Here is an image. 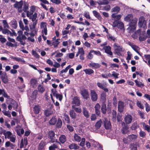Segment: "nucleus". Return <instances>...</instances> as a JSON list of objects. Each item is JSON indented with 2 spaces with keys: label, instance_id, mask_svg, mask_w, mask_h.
Segmentation results:
<instances>
[{
  "label": "nucleus",
  "instance_id": "nucleus-36",
  "mask_svg": "<svg viewBox=\"0 0 150 150\" xmlns=\"http://www.w3.org/2000/svg\"><path fill=\"white\" fill-rule=\"evenodd\" d=\"M57 119L54 117H52L49 121V123L51 125H55L57 122Z\"/></svg>",
  "mask_w": 150,
  "mask_h": 150
},
{
  "label": "nucleus",
  "instance_id": "nucleus-41",
  "mask_svg": "<svg viewBox=\"0 0 150 150\" xmlns=\"http://www.w3.org/2000/svg\"><path fill=\"white\" fill-rule=\"evenodd\" d=\"M2 112L4 115L6 116L9 117H11V114L10 112L9 111H6L5 110H3Z\"/></svg>",
  "mask_w": 150,
  "mask_h": 150
},
{
  "label": "nucleus",
  "instance_id": "nucleus-25",
  "mask_svg": "<svg viewBox=\"0 0 150 150\" xmlns=\"http://www.w3.org/2000/svg\"><path fill=\"white\" fill-rule=\"evenodd\" d=\"M106 93L104 92H103L100 96L101 100L104 103L106 100Z\"/></svg>",
  "mask_w": 150,
  "mask_h": 150
},
{
  "label": "nucleus",
  "instance_id": "nucleus-57",
  "mask_svg": "<svg viewBox=\"0 0 150 150\" xmlns=\"http://www.w3.org/2000/svg\"><path fill=\"white\" fill-rule=\"evenodd\" d=\"M72 108L77 112L80 113L81 112V108H76L75 107V106L74 105L72 106Z\"/></svg>",
  "mask_w": 150,
  "mask_h": 150
},
{
  "label": "nucleus",
  "instance_id": "nucleus-18",
  "mask_svg": "<svg viewBox=\"0 0 150 150\" xmlns=\"http://www.w3.org/2000/svg\"><path fill=\"white\" fill-rule=\"evenodd\" d=\"M22 31H24V34L27 37H28L29 35V29L27 25H25V28L22 29Z\"/></svg>",
  "mask_w": 150,
  "mask_h": 150
},
{
  "label": "nucleus",
  "instance_id": "nucleus-50",
  "mask_svg": "<svg viewBox=\"0 0 150 150\" xmlns=\"http://www.w3.org/2000/svg\"><path fill=\"white\" fill-rule=\"evenodd\" d=\"M6 45L8 46L11 47H14L15 46L16 47L17 46V43H12L11 42L8 41L6 42Z\"/></svg>",
  "mask_w": 150,
  "mask_h": 150
},
{
  "label": "nucleus",
  "instance_id": "nucleus-22",
  "mask_svg": "<svg viewBox=\"0 0 150 150\" xmlns=\"http://www.w3.org/2000/svg\"><path fill=\"white\" fill-rule=\"evenodd\" d=\"M88 66L93 68L97 69L99 68L100 65L98 63L91 62L89 64Z\"/></svg>",
  "mask_w": 150,
  "mask_h": 150
},
{
  "label": "nucleus",
  "instance_id": "nucleus-62",
  "mask_svg": "<svg viewBox=\"0 0 150 150\" xmlns=\"http://www.w3.org/2000/svg\"><path fill=\"white\" fill-rule=\"evenodd\" d=\"M10 32V31L7 29L4 28V29L2 30V32L3 34L7 35L9 34Z\"/></svg>",
  "mask_w": 150,
  "mask_h": 150
},
{
  "label": "nucleus",
  "instance_id": "nucleus-6",
  "mask_svg": "<svg viewBox=\"0 0 150 150\" xmlns=\"http://www.w3.org/2000/svg\"><path fill=\"white\" fill-rule=\"evenodd\" d=\"M23 5V2L22 1H20L19 2H16L14 4V6L15 8L18 9L19 12H22L23 11L22 9V6Z\"/></svg>",
  "mask_w": 150,
  "mask_h": 150
},
{
  "label": "nucleus",
  "instance_id": "nucleus-12",
  "mask_svg": "<svg viewBox=\"0 0 150 150\" xmlns=\"http://www.w3.org/2000/svg\"><path fill=\"white\" fill-rule=\"evenodd\" d=\"M3 134L5 137V138H7L8 139L12 135V133L10 131L6 132L5 130H3L2 132H0V134Z\"/></svg>",
  "mask_w": 150,
  "mask_h": 150
},
{
  "label": "nucleus",
  "instance_id": "nucleus-26",
  "mask_svg": "<svg viewBox=\"0 0 150 150\" xmlns=\"http://www.w3.org/2000/svg\"><path fill=\"white\" fill-rule=\"evenodd\" d=\"M134 82L136 83V86L138 87L142 88L144 86V84L143 83L139 81H138L137 80H135Z\"/></svg>",
  "mask_w": 150,
  "mask_h": 150
},
{
  "label": "nucleus",
  "instance_id": "nucleus-3",
  "mask_svg": "<svg viewBox=\"0 0 150 150\" xmlns=\"http://www.w3.org/2000/svg\"><path fill=\"white\" fill-rule=\"evenodd\" d=\"M138 25L140 27H142L144 29L146 28V22L144 17L141 16L139 18Z\"/></svg>",
  "mask_w": 150,
  "mask_h": 150
},
{
  "label": "nucleus",
  "instance_id": "nucleus-63",
  "mask_svg": "<svg viewBox=\"0 0 150 150\" xmlns=\"http://www.w3.org/2000/svg\"><path fill=\"white\" fill-rule=\"evenodd\" d=\"M78 52H79L80 54L84 55V51L82 47L79 48Z\"/></svg>",
  "mask_w": 150,
  "mask_h": 150
},
{
  "label": "nucleus",
  "instance_id": "nucleus-49",
  "mask_svg": "<svg viewBox=\"0 0 150 150\" xmlns=\"http://www.w3.org/2000/svg\"><path fill=\"white\" fill-rule=\"evenodd\" d=\"M142 124L143 127L148 132H149L150 131V127L148 125H146L144 123H143Z\"/></svg>",
  "mask_w": 150,
  "mask_h": 150
},
{
  "label": "nucleus",
  "instance_id": "nucleus-54",
  "mask_svg": "<svg viewBox=\"0 0 150 150\" xmlns=\"http://www.w3.org/2000/svg\"><path fill=\"white\" fill-rule=\"evenodd\" d=\"M30 83L31 85L33 87L36 86L37 83L36 80L34 79H32L30 81Z\"/></svg>",
  "mask_w": 150,
  "mask_h": 150
},
{
  "label": "nucleus",
  "instance_id": "nucleus-13",
  "mask_svg": "<svg viewBox=\"0 0 150 150\" xmlns=\"http://www.w3.org/2000/svg\"><path fill=\"white\" fill-rule=\"evenodd\" d=\"M104 125L105 128L106 129H110L111 128V124L110 121L106 118L104 120Z\"/></svg>",
  "mask_w": 150,
  "mask_h": 150
},
{
  "label": "nucleus",
  "instance_id": "nucleus-61",
  "mask_svg": "<svg viewBox=\"0 0 150 150\" xmlns=\"http://www.w3.org/2000/svg\"><path fill=\"white\" fill-rule=\"evenodd\" d=\"M84 16L86 18L90 19L91 17L90 16L89 13L88 12L85 11L83 13Z\"/></svg>",
  "mask_w": 150,
  "mask_h": 150
},
{
  "label": "nucleus",
  "instance_id": "nucleus-64",
  "mask_svg": "<svg viewBox=\"0 0 150 150\" xmlns=\"http://www.w3.org/2000/svg\"><path fill=\"white\" fill-rule=\"evenodd\" d=\"M16 136L15 135H12L8 139H9L11 142L14 143L16 140Z\"/></svg>",
  "mask_w": 150,
  "mask_h": 150
},
{
  "label": "nucleus",
  "instance_id": "nucleus-51",
  "mask_svg": "<svg viewBox=\"0 0 150 150\" xmlns=\"http://www.w3.org/2000/svg\"><path fill=\"white\" fill-rule=\"evenodd\" d=\"M29 5L28 4L26 3H25L24 4V6L23 7V11L24 12H26L28 11V9Z\"/></svg>",
  "mask_w": 150,
  "mask_h": 150
},
{
  "label": "nucleus",
  "instance_id": "nucleus-29",
  "mask_svg": "<svg viewBox=\"0 0 150 150\" xmlns=\"http://www.w3.org/2000/svg\"><path fill=\"white\" fill-rule=\"evenodd\" d=\"M69 115L72 119H75L76 117V114L74 110H70L69 112Z\"/></svg>",
  "mask_w": 150,
  "mask_h": 150
},
{
  "label": "nucleus",
  "instance_id": "nucleus-27",
  "mask_svg": "<svg viewBox=\"0 0 150 150\" xmlns=\"http://www.w3.org/2000/svg\"><path fill=\"white\" fill-rule=\"evenodd\" d=\"M102 121L101 120L98 121L96 123L95 127L96 129H99L101 126Z\"/></svg>",
  "mask_w": 150,
  "mask_h": 150
},
{
  "label": "nucleus",
  "instance_id": "nucleus-45",
  "mask_svg": "<svg viewBox=\"0 0 150 150\" xmlns=\"http://www.w3.org/2000/svg\"><path fill=\"white\" fill-rule=\"evenodd\" d=\"M59 39H57L55 41H53L52 44V45H53L54 47H57L58 46V45L59 43Z\"/></svg>",
  "mask_w": 150,
  "mask_h": 150
},
{
  "label": "nucleus",
  "instance_id": "nucleus-40",
  "mask_svg": "<svg viewBox=\"0 0 150 150\" xmlns=\"http://www.w3.org/2000/svg\"><path fill=\"white\" fill-rule=\"evenodd\" d=\"M74 138L75 140L77 142H79L81 141V138L80 137L76 134H74Z\"/></svg>",
  "mask_w": 150,
  "mask_h": 150
},
{
  "label": "nucleus",
  "instance_id": "nucleus-9",
  "mask_svg": "<svg viewBox=\"0 0 150 150\" xmlns=\"http://www.w3.org/2000/svg\"><path fill=\"white\" fill-rule=\"evenodd\" d=\"M81 93L84 99H87L89 98V95L88 90L83 89L81 91Z\"/></svg>",
  "mask_w": 150,
  "mask_h": 150
},
{
  "label": "nucleus",
  "instance_id": "nucleus-47",
  "mask_svg": "<svg viewBox=\"0 0 150 150\" xmlns=\"http://www.w3.org/2000/svg\"><path fill=\"white\" fill-rule=\"evenodd\" d=\"M37 14L36 13H35L33 14L32 15L31 17H30V18L31 19L32 21H37L36 18L37 17Z\"/></svg>",
  "mask_w": 150,
  "mask_h": 150
},
{
  "label": "nucleus",
  "instance_id": "nucleus-43",
  "mask_svg": "<svg viewBox=\"0 0 150 150\" xmlns=\"http://www.w3.org/2000/svg\"><path fill=\"white\" fill-rule=\"evenodd\" d=\"M38 90L40 93H43L45 90L44 87L41 85H39L38 87Z\"/></svg>",
  "mask_w": 150,
  "mask_h": 150
},
{
  "label": "nucleus",
  "instance_id": "nucleus-35",
  "mask_svg": "<svg viewBox=\"0 0 150 150\" xmlns=\"http://www.w3.org/2000/svg\"><path fill=\"white\" fill-rule=\"evenodd\" d=\"M112 17L113 18L115 19V20L118 21L121 17V15H116L115 14L113 13L112 15Z\"/></svg>",
  "mask_w": 150,
  "mask_h": 150
},
{
  "label": "nucleus",
  "instance_id": "nucleus-44",
  "mask_svg": "<svg viewBox=\"0 0 150 150\" xmlns=\"http://www.w3.org/2000/svg\"><path fill=\"white\" fill-rule=\"evenodd\" d=\"M2 23L3 24L4 28V29H8L9 28V25L6 20H3Z\"/></svg>",
  "mask_w": 150,
  "mask_h": 150
},
{
  "label": "nucleus",
  "instance_id": "nucleus-56",
  "mask_svg": "<svg viewBox=\"0 0 150 150\" xmlns=\"http://www.w3.org/2000/svg\"><path fill=\"white\" fill-rule=\"evenodd\" d=\"M137 122H135L132 125L130 128L132 130H134L136 129L137 127Z\"/></svg>",
  "mask_w": 150,
  "mask_h": 150
},
{
  "label": "nucleus",
  "instance_id": "nucleus-31",
  "mask_svg": "<svg viewBox=\"0 0 150 150\" xmlns=\"http://www.w3.org/2000/svg\"><path fill=\"white\" fill-rule=\"evenodd\" d=\"M137 137V136L136 135L132 134L128 136V139H129V141H134L136 139Z\"/></svg>",
  "mask_w": 150,
  "mask_h": 150
},
{
  "label": "nucleus",
  "instance_id": "nucleus-14",
  "mask_svg": "<svg viewBox=\"0 0 150 150\" xmlns=\"http://www.w3.org/2000/svg\"><path fill=\"white\" fill-rule=\"evenodd\" d=\"M105 52L110 55H112V53L111 51V47L109 46H105L103 48Z\"/></svg>",
  "mask_w": 150,
  "mask_h": 150
},
{
  "label": "nucleus",
  "instance_id": "nucleus-59",
  "mask_svg": "<svg viewBox=\"0 0 150 150\" xmlns=\"http://www.w3.org/2000/svg\"><path fill=\"white\" fill-rule=\"evenodd\" d=\"M140 32V30H138L136 32H135L134 34L132 35V37L133 38H136L137 37V35H138Z\"/></svg>",
  "mask_w": 150,
  "mask_h": 150
},
{
  "label": "nucleus",
  "instance_id": "nucleus-8",
  "mask_svg": "<svg viewBox=\"0 0 150 150\" xmlns=\"http://www.w3.org/2000/svg\"><path fill=\"white\" fill-rule=\"evenodd\" d=\"M90 94L92 100L93 101H96L98 98L96 92L94 90H91Z\"/></svg>",
  "mask_w": 150,
  "mask_h": 150
},
{
  "label": "nucleus",
  "instance_id": "nucleus-10",
  "mask_svg": "<svg viewBox=\"0 0 150 150\" xmlns=\"http://www.w3.org/2000/svg\"><path fill=\"white\" fill-rule=\"evenodd\" d=\"M25 35H23L20 37V39H16L17 40L20 42L21 45H24L25 44V40L27 39V38Z\"/></svg>",
  "mask_w": 150,
  "mask_h": 150
},
{
  "label": "nucleus",
  "instance_id": "nucleus-7",
  "mask_svg": "<svg viewBox=\"0 0 150 150\" xmlns=\"http://www.w3.org/2000/svg\"><path fill=\"white\" fill-rule=\"evenodd\" d=\"M132 119V117L130 115L127 114L125 116L124 121L126 124H129L131 123Z\"/></svg>",
  "mask_w": 150,
  "mask_h": 150
},
{
  "label": "nucleus",
  "instance_id": "nucleus-48",
  "mask_svg": "<svg viewBox=\"0 0 150 150\" xmlns=\"http://www.w3.org/2000/svg\"><path fill=\"white\" fill-rule=\"evenodd\" d=\"M137 106L139 108L143 109L144 107L142 103V102L140 101H137L136 103Z\"/></svg>",
  "mask_w": 150,
  "mask_h": 150
},
{
  "label": "nucleus",
  "instance_id": "nucleus-37",
  "mask_svg": "<svg viewBox=\"0 0 150 150\" xmlns=\"http://www.w3.org/2000/svg\"><path fill=\"white\" fill-rule=\"evenodd\" d=\"M120 10V7L118 6H117L114 7L112 9L111 11L112 12L115 13H117Z\"/></svg>",
  "mask_w": 150,
  "mask_h": 150
},
{
  "label": "nucleus",
  "instance_id": "nucleus-55",
  "mask_svg": "<svg viewBox=\"0 0 150 150\" xmlns=\"http://www.w3.org/2000/svg\"><path fill=\"white\" fill-rule=\"evenodd\" d=\"M49 136L50 139H52L55 135L54 132L52 131H50L49 132Z\"/></svg>",
  "mask_w": 150,
  "mask_h": 150
},
{
  "label": "nucleus",
  "instance_id": "nucleus-28",
  "mask_svg": "<svg viewBox=\"0 0 150 150\" xmlns=\"http://www.w3.org/2000/svg\"><path fill=\"white\" fill-rule=\"evenodd\" d=\"M93 13L94 15L99 20L101 21L102 19V17L96 11H93Z\"/></svg>",
  "mask_w": 150,
  "mask_h": 150
},
{
  "label": "nucleus",
  "instance_id": "nucleus-32",
  "mask_svg": "<svg viewBox=\"0 0 150 150\" xmlns=\"http://www.w3.org/2000/svg\"><path fill=\"white\" fill-rule=\"evenodd\" d=\"M69 147L70 149H76L79 148V146L75 144H72L69 145Z\"/></svg>",
  "mask_w": 150,
  "mask_h": 150
},
{
  "label": "nucleus",
  "instance_id": "nucleus-4",
  "mask_svg": "<svg viewBox=\"0 0 150 150\" xmlns=\"http://www.w3.org/2000/svg\"><path fill=\"white\" fill-rule=\"evenodd\" d=\"M38 31V29H35L34 30H31L29 35L30 36L28 37L27 38V40L31 42H34L35 41V39L33 37L35 35L37 34Z\"/></svg>",
  "mask_w": 150,
  "mask_h": 150
},
{
  "label": "nucleus",
  "instance_id": "nucleus-5",
  "mask_svg": "<svg viewBox=\"0 0 150 150\" xmlns=\"http://www.w3.org/2000/svg\"><path fill=\"white\" fill-rule=\"evenodd\" d=\"M47 23L45 22H41L40 24V28L41 30L42 34H44L46 35H47Z\"/></svg>",
  "mask_w": 150,
  "mask_h": 150
},
{
  "label": "nucleus",
  "instance_id": "nucleus-11",
  "mask_svg": "<svg viewBox=\"0 0 150 150\" xmlns=\"http://www.w3.org/2000/svg\"><path fill=\"white\" fill-rule=\"evenodd\" d=\"M124 108V102L120 101L118 102V111L122 112L123 111Z\"/></svg>",
  "mask_w": 150,
  "mask_h": 150
},
{
  "label": "nucleus",
  "instance_id": "nucleus-20",
  "mask_svg": "<svg viewBox=\"0 0 150 150\" xmlns=\"http://www.w3.org/2000/svg\"><path fill=\"white\" fill-rule=\"evenodd\" d=\"M10 57L11 59H13L14 60H15L17 62H20L23 63H25V62L23 58L15 57L13 56H11Z\"/></svg>",
  "mask_w": 150,
  "mask_h": 150
},
{
  "label": "nucleus",
  "instance_id": "nucleus-58",
  "mask_svg": "<svg viewBox=\"0 0 150 150\" xmlns=\"http://www.w3.org/2000/svg\"><path fill=\"white\" fill-rule=\"evenodd\" d=\"M135 103H134L132 101L130 100L129 101V104L130 108L131 109H134V105Z\"/></svg>",
  "mask_w": 150,
  "mask_h": 150
},
{
  "label": "nucleus",
  "instance_id": "nucleus-33",
  "mask_svg": "<svg viewBox=\"0 0 150 150\" xmlns=\"http://www.w3.org/2000/svg\"><path fill=\"white\" fill-rule=\"evenodd\" d=\"M74 22L75 23H78L79 24H82L83 25H86L87 26H89L90 25V23L86 20H85V23H84L82 22H80L79 21H74Z\"/></svg>",
  "mask_w": 150,
  "mask_h": 150
},
{
  "label": "nucleus",
  "instance_id": "nucleus-30",
  "mask_svg": "<svg viewBox=\"0 0 150 150\" xmlns=\"http://www.w3.org/2000/svg\"><path fill=\"white\" fill-rule=\"evenodd\" d=\"M83 71L86 74L91 75L94 73L93 70L91 69H86Z\"/></svg>",
  "mask_w": 150,
  "mask_h": 150
},
{
  "label": "nucleus",
  "instance_id": "nucleus-34",
  "mask_svg": "<svg viewBox=\"0 0 150 150\" xmlns=\"http://www.w3.org/2000/svg\"><path fill=\"white\" fill-rule=\"evenodd\" d=\"M59 140L62 143H64L66 140V136L64 135H62L59 137Z\"/></svg>",
  "mask_w": 150,
  "mask_h": 150
},
{
  "label": "nucleus",
  "instance_id": "nucleus-17",
  "mask_svg": "<svg viewBox=\"0 0 150 150\" xmlns=\"http://www.w3.org/2000/svg\"><path fill=\"white\" fill-rule=\"evenodd\" d=\"M45 145V142L43 141H41L38 145V150H44Z\"/></svg>",
  "mask_w": 150,
  "mask_h": 150
},
{
  "label": "nucleus",
  "instance_id": "nucleus-53",
  "mask_svg": "<svg viewBox=\"0 0 150 150\" xmlns=\"http://www.w3.org/2000/svg\"><path fill=\"white\" fill-rule=\"evenodd\" d=\"M92 50H91L90 52L88 53V55L87 56V58L88 59H91L93 57V54H92L93 52Z\"/></svg>",
  "mask_w": 150,
  "mask_h": 150
},
{
  "label": "nucleus",
  "instance_id": "nucleus-21",
  "mask_svg": "<svg viewBox=\"0 0 150 150\" xmlns=\"http://www.w3.org/2000/svg\"><path fill=\"white\" fill-rule=\"evenodd\" d=\"M121 132L123 134H125L129 132V127L127 126H123L121 129Z\"/></svg>",
  "mask_w": 150,
  "mask_h": 150
},
{
  "label": "nucleus",
  "instance_id": "nucleus-60",
  "mask_svg": "<svg viewBox=\"0 0 150 150\" xmlns=\"http://www.w3.org/2000/svg\"><path fill=\"white\" fill-rule=\"evenodd\" d=\"M57 148V146L56 144H53L49 147V150H54L55 149Z\"/></svg>",
  "mask_w": 150,
  "mask_h": 150
},
{
  "label": "nucleus",
  "instance_id": "nucleus-46",
  "mask_svg": "<svg viewBox=\"0 0 150 150\" xmlns=\"http://www.w3.org/2000/svg\"><path fill=\"white\" fill-rule=\"evenodd\" d=\"M101 110L102 112L103 113L105 114L106 113V105L104 103L102 105Z\"/></svg>",
  "mask_w": 150,
  "mask_h": 150
},
{
  "label": "nucleus",
  "instance_id": "nucleus-23",
  "mask_svg": "<svg viewBox=\"0 0 150 150\" xmlns=\"http://www.w3.org/2000/svg\"><path fill=\"white\" fill-rule=\"evenodd\" d=\"M109 0H99L96 1V3L100 5H105L108 3Z\"/></svg>",
  "mask_w": 150,
  "mask_h": 150
},
{
  "label": "nucleus",
  "instance_id": "nucleus-38",
  "mask_svg": "<svg viewBox=\"0 0 150 150\" xmlns=\"http://www.w3.org/2000/svg\"><path fill=\"white\" fill-rule=\"evenodd\" d=\"M83 114L85 116L86 118H88L89 116V115L88 112V111L85 108H83Z\"/></svg>",
  "mask_w": 150,
  "mask_h": 150
},
{
  "label": "nucleus",
  "instance_id": "nucleus-42",
  "mask_svg": "<svg viewBox=\"0 0 150 150\" xmlns=\"http://www.w3.org/2000/svg\"><path fill=\"white\" fill-rule=\"evenodd\" d=\"M40 110V107L39 105H35L34 108V111L36 114L39 113Z\"/></svg>",
  "mask_w": 150,
  "mask_h": 150
},
{
  "label": "nucleus",
  "instance_id": "nucleus-52",
  "mask_svg": "<svg viewBox=\"0 0 150 150\" xmlns=\"http://www.w3.org/2000/svg\"><path fill=\"white\" fill-rule=\"evenodd\" d=\"M64 118L65 121L68 123H69L70 122V119L68 116L66 114H64Z\"/></svg>",
  "mask_w": 150,
  "mask_h": 150
},
{
  "label": "nucleus",
  "instance_id": "nucleus-15",
  "mask_svg": "<svg viewBox=\"0 0 150 150\" xmlns=\"http://www.w3.org/2000/svg\"><path fill=\"white\" fill-rule=\"evenodd\" d=\"M2 81L5 83H6L8 81V79L7 74L5 72H3V74H2L1 77Z\"/></svg>",
  "mask_w": 150,
  "mask_h": 150
},
{
  "label": "nucleus",
  "instance_id": "nucleus-16",
  "mask_svg": "<svg viewBox=\"0 0 150 150\" xmlns=\"http://www.w3.org/2000/svg\"><path fill=\"white\" fill-rule=\"evenodd\" d=\"M128 44L133 50L136 51L139 55H140V53L138 51L139 50V48L137 46L134 45L132 43L130 42H129Z\"/></svg>",
  "mask_w": 150,
  "mask_h": 150
},
{
  "label": "nucleus",
  "instance_id": "nucleus-19",
  "mask_svg": "<svg viewBox=\"0 0 150 150\" xmlns=\"http://www.w3.org/2000/svg\"><path fill=\"white\" fill-rule=\"evenodd\" d=\"M72 104H74L77 106H79L80 104V100L78 98L76 97H74L72 101Z\"/></svg>",
  "mask_w": 150,
  "mask_h": 150
},
{
  "label": "nucleus",
  "instance_id": "nucleus-2",
  "mask_svg": "<svg viewBox=\"0 0 150 150\" xmlns=\"http://www.w3.org/2000/svg\"><path fill=\"white\" fill-rule=\"evenodd\" d=\"M113 47L115 48V53L118 56L121 55V52L124 51V49L122 48L121 46H120L116 43L114 44Z\"/></svg>",
  "mask_w": 150,
  "mask_h": 150
},
{
  "label": "nucleus",
  "instance_id": "nucleus-24",
  "mask_svg": "<svg viewBox=\"0 0 150 150\" xmlns=\"http://www.w3.org/2000/svg\"><path fill=\"white\" fill-rule=\"evenodd\" d=\"M11 104L12 105V107L14 110H16L18 107V104L13 99L11 100Z\"/></svg>",
  "mask_w": 150,
  "mask_h": 150
},
{
  "label": "nucleus",
  "instance_id": "nucleus-39",
  "mask_svg": "<svg viewBox=\"0 0 150 150\" xmlns=\"http://www.w3.org/2000/svg\"><path fill=\"white\" fill-rule=\"evenodd\" d=\"M71 67V65H69L67 67L64 69H63L60 71L59 72L60 74H63V73H66L67 72L68 69Z\"/></svg>",
  "mask_w": 150,
  "mask_h": 150
},
{
  "label": "nucleus",
  "instance_id": "nucleus-1",
  "mask_svg": "<svg viewBox=\"0 0 150 150\" xmlns=\"http://www.w3.org/2000/svg\"><path fill=\"white\" fill-rule=\"evenodd\" d=\"M133 16L131 14L128 15L124 18V20L126 21L129 22L132 20L131 22L129 24V27L127 29V30L129 33H132L136 29L135 25L136 24L137 19L135 18L133 19Z\"/></svg>",
  "mask_w": 150,
  "mask_h": 150
}]
</instances>
